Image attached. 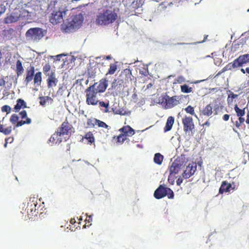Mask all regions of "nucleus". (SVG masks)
Instances as JSON below:
<instances>
[{
	"label": "nucleus",
	"instance_id": "f257e3e1",
	"mask_svg": "<svg viewBox=\"0 0 249 249\" xmlns=\"http://www.w3.org/2000/svg\"><path fill=\"white\" fill-rule=\"evenodd\" d=\"M107 86L108 80L106 78H104L86 89L85 90L86 104L88 105H97L98 97L105 91Z\"/></svg>",
	"mask_w": 249,
	"mask_h": 249
},
{
	"label": "nucleus",
	"instance_id": "f03ea898",
	"mask_svg": "<svg viewBox=\"0 0 249 249\" xmlns=\"http://www.w3.org/2000/svg\"><path fill=\"white\" fill-rule=\"evenodd\" d=\"M117 17V14L114 11L104 10L97 15L96 22L98 25L106 26L114 22Z\"/></svg>",
	"mask_w": 249,
	"mask_h": 249
},
{
	"label": "nucleus",
	"instance_id": "7ed1b4c3",
	"mask_svg": "<svg viewBox=\"0 0 249 249\" xmlns=\"http://www.w3.org/2000/svg\"><path fill=\"white\" fill-rule=\"evenodd\" d=\"M180 98L175 95L170 97L166 94L161 95L159 98V103L165 109L173 108L179 104Z\"/></svg>",
	"mask_w": 249,
	"mask_h": 249
},
{
	"label": "nucleus",
	"instance_id": "20e7f679",
	"mask_svg": "<svg viewBox=\"0 0 249 249\" xmlns=\"http://www.w3.org/2000/svg\"><path fill=\"white\" fill-rule=\"evenodd\" d=\"M83 20L84 18L81 14L76 15L73 16L71 21L69 22L67 24H63L62 29L66 33L71 32L79 28L82 24Z\"/></svg>",
	"mask_w": 249,
	"mask_h": 249
},
{
	"label": "nucleus",
	"instance_id": "39448f33",
	"mask_svg": "<svg viewBox=\"0 0 249 249\" xmlns=\"http://www.w3.org/2000/svg\"><path fill=\"white\" fill-rule=\"evenodd\" d=\"M121 134L118 136H114L113 139L119 143H122L126 140L127 137L132 136L135 133L134 130L129 125L123 126L119 129Z\"/></svg>",
	"mask_w": 249,
	"mask_h": 249
},
{
	"label": "nucleus",
	"instance_id": "423d86ee",
	"mask_svg": "<svg viewBox=\"0 0 249 249\" xmlns=\"http://www.w3.org/2000/svg\"><path fill=\"white\" fill-rule=\"evenodd\" d=\"M166 196L169 198H173L174 196V192L170 188L165 187L162 185H160L154 194V197L158 199Z\"/></svg>",
	"mask_w": 249,
	"mask_h": 249
},
{
	"label": "nucleus",
	"instance_id": "0eeeda50",
	"mask_svg": "<svg viewBox=\"0 0 249 249\" xmlns=\"http://www.w3.org/2000/svg\"><path fill=\"white\" fill-rule=\"evenodd\" d=\"M25 35L27 38L36 41L40 40L44 36L42 29L37 27L29 29L26 32Z\"/></svg>",
	"mask_w": 249,
	"mask_h": 249
},
{
	"label": "nucleus",
	"instance_id": "6e6552de",
	"mask_svg": "<svg viewBox=\"0 0 249 249\" xmlns=\"http://www.w3.org/2000/svg\"><path fill=\"white\" fill-rule=\"evenodd\" d=\"M68 11L67 9H64L63 11H53L49 17L50 22L53 25L62 22L63 21V17Z\"/></svg>",
	"mask_w": 249,
	"mask_h": 249
},
{
	"label": "nucleus",
	"instance_id": "1a4fd4ad",
	"mask_svg": "<svg viewBox=\"0 0 249 249\" xmlns=\"http://www.w3.org/2000/svg\"><path fill=\"white\" fill-rule=\"evenodd\" d=\"M182 123L183 125V130L185 132H190L195 128L192 117L185 116L182 118Z\"/></svg>",
	"mask_w": 249,
	"mask_h": 249
},
{
	"label": "nucleus",
	"instance_id": "9d476101",
	"mask_svg": "<svg viewBox=\"0 0 249 249\" xmlns=\"http://www.w3.org/2000/svg\"><path fill=\"white\" fill-rule=\"evenodd\" d=\"M249 62V54H245L239 56L232 62L233 68H237L242 66L244 64Z\"/></svg>",
	"mask_w": 249,
	"mask_h": 249
},
{
	"label": "nucleus",
	"instance_id": "9b49d317",
	"mask_svg": "<svg viewBox=\"0 0 249 249\" xmlns=\"http://www.w3.org/2000/svg\"><path fill=\"white\" fill-rule=\"evenodd\" d=\"M196 163H189L182 174L183 177L185 178H190L196 171Z\"/></svg>",
	"mask_w": 249,
	"mask_h": 249
},
{
	"label": "nucleus",
	"instance_id": "f8f14e48",
	"mask_svg": "<svg viewBox=\"0 0 249 249\" xmlns=\"http://www.w3.org/2000/svg\"><path fill=\"white\" fill-rule=\"evenodd\" d=\"M10 120L13 124H16L17 123L16 126L17 127L25 124H30L31 123V120L29 118H27L25 121L21 120L18 122V117L16 114H14L11 116Z\"/></svg>",
	"mask_w": 249,
	"mask_h": 249
},
{
	"label": "nucleus",
	"instance_id": "ddd939ff",
	"mask_svg": "<svg viewBox=\"0 0 249 249\" xmlns=\"http://www.w3.org/2000/svg\"><path fill=\"white\" fill-rule=\"evenodd\" d=\"M71 128V125L66 120L64 122L60 127L57 129V132L59 133V136L68 135Z\"/></svg>",
	"mask_w": 249,
	"mask_h": 249
},
{
	"label": "nucleus",
	"instance_id": "4468645a",
	"mask_svg": "<svg viewBox=\"0 0 249 249\" xmlns=\"http://www.w3.org/2000/svg\"><path fill=\"white\" fill-rule=\"evenodd\" d=\"M48 78L47 79V86L48 88L55 86L58 82V80L55 77V73L54 71H51L50 74L48 76Z\"/></svg>",
	"mask_w": 249,
	"mask_h": 249
},
{
	"label": "nucleus",
	"instance_id": "2eb2a0df",
	"mask_svg": "<svg viewBox=\"0 0 249 249\" xmlns=\"http://www.w3.org/2000/svg\"><path fill=\"white\" fill-rule=\"evenodd\" d=\"M35 75V68L33 66L28 67L26 71V77L25 78V82L27 85L33 79Z\"/></svg>",
	"mask_w": 249,
	"mask_h": 249
},
{
	"label": "nucleus",
	"instance_id": "dca6fc26",
	"mask_svg": "<svg viewBox=\"0 0 249 249\" xmlns=\"http://www.w3.org/2000/svg\"><path fill=\"white\" fill-rule=\"evenodd\" d=\"M32 202H33V204L31 203H28L27 207V212L28 213V217L30 218H31V216H30L31 215H32V216L36 215V202H34V200H33Z\"/></svg>",
	"mask_w": 249,
	"mask_h": 249
},
{
	"label": "nucleus",
	"instance_id": "f3484780",
	"mask_svg": "<svg viewBox=\"0 0 249 249\" xmlns=\"http://www.w3.org/2000/svg\"><path fill=\"white\" fill-rule=\"evenodd\" d=\"M231 188V185L226 181L222 182L221 186L219 190V194H222L224 193L229 192Z\"/></svg>",
	"mask_w": 249,
	"mask_h": 249
},
{
	"label": "nucleus",
	"instance_id": "a211bd4d",
	"mask_svg": "<svg viewBox=\"0 0 249 249\" xmlns=\"http://www.w3.org/2000/svg\"><path fill=\"white\" fill-rule=\"evenodd\" d=\"M182 164L178 163L176 161L173 162L170 167V174H177L180 170Z\"/></svg>",
	"mask_w": 249,
	"mask_h": 249
},
{
	"label": "nucleus",
	"instance_id": "6ab92c4d",
	"mask_svg": "<svg viewBox=\"0 0 249 249\" xmlns=\"http://www.w3.org/2000/svg\"><path fill=\"white\" fill-rule=\"evenodd\" d=\"M174 120V118L173 116H169L167 118L165 126L164 128V131L165 132L169 131L172 129Z\"/></svg>",
	"mask_w": 249,
	"mask_h": 249
},
{
	"label": "nucleus",
	"instance_id": "aec40b11",
	"mask_svg": "<svg viewBox=\"0 0 249 249\" xmlns=\"http://www.w3.org/2000/svg\"><path fill=\"white\" fill-rule=\"evenodd\" d=\"M61 136H59V133L57 132V131L55 133H54L50 138L49 141L53 144H59L61 142Z\"/></svg>",
	"mask_w": 249,
	"mask_h": 249
},
{
	"label": "nucleus",
	"instance_id": "412c9836",
	"mask_svg": "<svg viewBox=\"0 0 249 249\" xmlns=\"http://www.w3.org/2000/svg\"><path fill=\"white\" fill-rule=\"evenodd\" d=\"M42 82V73L41 72H36L34 77V85L36 86L41 85Z\"/></svg>",
	"mask_w": 249,
	"mask_h": 249
},
{
	"label": "nucleus",
	"instance_id": "4be33fe9",
	"mask_svg": "<svg viewBox=\"0 0 249 249\" xmlns=\"http://www.w3.org/2000/svg\"><path fill=\"white\" fill-rule=\"evenodd\" d=\"M26 107V104L25 101L21 99H18L17 100V104L15 105L14 109L16 111H18L21 108Z\"/></svg>",
	"mask_w": 249,
	"mask_h": 249
},
{
	"label": "nucleus",
	"instance_id": "5701e85b",
	"mask_svg": "<svg viewBox=\"0 0 249 249\" xmlns=\"http://www.w3.org/2000/svg\"><path fill=\"white\" fill-rule=\"evenodd\" d=\"M213 107L211 104L207 105L202 110V114L204 116H210L213 114Z\"/></svg>",
	"mask_w": 249,
	"mask_h": 249
},
{
	"label": "nucleus",
	"instance_id": "b1692460",
	"mask_svg": "<svg viewBox=\"0 0 249 249\" xmlns=\"http://www.w3.org/2000/svg\"><path fill=\"white\" fill-rule=\"evenodd\" d=\"M24 71V69L22 65L21 62L18 60L16 63V73L18 76L21 75Z\"/></svg>",
	"mask_w": 249,
	"mask_h": 249
},
{
	"label": "nucleus",
	"instance_id": "393cba45",
	"mask_svg": "<svg viewBox=\"0 0 249 249\" xmlns=\"http://www.w3.org/2000/svg\"><path fill=\"white\" fill-rule=\"evenodd\" d=\"M83 139H86L88 141V143L90 144L93 143L95 141V139L93 136V133L90 131H89L88 133H87L85 134V136L83 137Z\"/></svg>",
	"mask_w": 249,
	"mask_h": 249
},
{
	"label": "nucleus",
	"instance_id": "a878e982",
	"mask_svg": "<svg viewBox=\"0 0 249 249\" xmlns=\"http://www.w3.org/2000/svg\"><path fill=\"white\" fill-rule=\"evenodd\" d=\"M98 105H99L100 107H105V109L104 110V112L105 113H108L109 112V101H107V102H105L103 101H98Z\"/></svg>",
	"mask_w": 249,
	"mask_h": 249
},
{
	"label": "nucleus",
	"instance_id": "bb28decb",
	"mask_svg": "<svg viewBox=\"0 0 249 249\" xmlns=\"http://www.w3.org/2000/svg\"><path fill=\"white\" fill-rule=\"evenodd\" d=\"M163 160V156L159 153L155 154L154 158V162L159 164L160 165Z\"/></svg>",
	"mask_w": 249,
	"mask_h": 249
},
{
	"label": "nucleus",
	"instance_id": "cd10ccee",
	"mask_svg": "<svg viewBox=\"0 0 249 249\" xmlns=\"http://www.w3.org/2000/svg\"><path fill=\"white\" fill-rule=\"evenodd\" d=\"M96 71L97 67L96 66H89L88 68L87 72L90 77H94L96 73Z\"/></svg>",
	"mask_w": 249,
	"mask_h": 249
},
{
	"label": "nucleus",
	"instance_id": "c85d7f7f",
	"mask_svg": "<svg viewBox=\"0 0 249 249\" xmlns=\"http://www.w3.org/2000/svg\"><path fill=\"white\" fill-rule=\"evenodd\" d=\"M142 0H134L131 4V7L132 9L136 10L142 6Z\"/></svg>",
	"mask_w": 249,
	"mask_h": 249
},
{
	"label": "nucleus",
	"instance_id": "c756f323",
	"mask_svg": "<svg viewBox=\"0 0 249 249\" xmlns=\"http://www.w3.org/2000/svg\"><path fill=\"white\" fill-rule=\"evenodd\" d=\"M117 66L115 63L110 64L109 65V68L108 69V71L106 73V75L107 76L108 74H113L117 71Z\"/></svg>",
	"mask_w": 249,
	"mask_h": 249
},
{
	"label": "nucleus",
	"instance_id": "7c9ffc66",
	"mask_svg": "<svg viewBox=\"0 0 249 249\" xmlns=\"http://www.w3.org/2000/svg\"><path fill=\"white\" fill-rule=\"evenodd\" d=\"M234 110L238 117H242L245 114V107H244L243 109H240L238 107L237 105H236L234 107Z\"/></svg>",
	"mask_w": 249,
	"mask_h": 249
},
{
	"label": "nucleus",
	"instance_id": "2f4dec72",
	"mask_svg": "<svg viewBox=\"0 0 249 249\" xmlns=\"http://www.w3.org/2000/svg\"><path fill=\"white\" fill-rule=\"evenodd\" d=\"M181 91L183 93H188L192 92L193 88L189 87L187 85L184 84L180 87Z\"/></svg>",
	"mask_w": 249,
	"mask_h": 249
},
{
	"label": "nucleus",
	"instance_id": "473e14b6",
	"mask_svg": "<svg viewBox=\"0 0 249 249\" xmlns=\"http://www.w3.org/2000/svg\"><path fill=\"white\" fill-rule=\"evenodd\" d=\"M51 69V65L49 63H47L43 67V72L46 76H49L50 74Z\"/></svg>",
	"mask_w": 249,
	"mask_h": 249
},
{
	"label": "nucleus",
	"instance_id": "72a5a7b5",
	"mask_svg": "<svg viewBox=\"0 0 249 249\" xmlns=\"http://www.w3.org/2000/svg\"><path fill=\"white\" fill-rule=\"evenodd\" d=\"M14 30L12 28H10L7 30H4L3 31V35L6 37L10 38L12 37V34L14 33Z\"/></svg>",
	"mask_w": 249,
	"mask_h": 249
},
{
	"label": "nucleus",
	"instance_id": "f704fd0d",
	"mask_svg": "<svg viewBox=\"0 0 249 249\" xmlns=\"http://www.w3.org/2000/svg\"><path fill=\"white\" fill-rule=\"evenodd\" d=\"M184 110L186 113H189L192 115L195 116L196 118H197V115L195 114L194 108L191 106H188L184 108Z\"/></svg>",
	"mask_w": 249,
	"mask_h": 249
},
{
	"label": "nucleus",
	"instance_id": "c9c22d12",
	"mask_svg": "<svg viewBox=\"0 0 249 249\" xmlns=\"http://www.w3.org/2000/svg\"><path fill=\"white\" fill-rule=\"evenodd\" d=\"M230 94L228 95V97L227 98V102L228 103L231 104L232 102V99L236 98L238 97L237 94H234L232 91L231 90L229 91Z\"/></svg>",
	"mask_w": 249,
	"mask_h": 249
},
{
	"label": "nucleus",
	"instance_id": "e433bc0d",
	"mask_svg": "<svg viewBox=\"0 0 249 249\" xmlns=\"http://www.w3.org/2000/svg\"><path fill=\"white\" fill-rule=\"evenodd\" d=\"M97 119H88L87 120V124L88 127H93L96 125Z\"/></svg>",
	"mask_w": 249,
	"mask_h": 249
},
{
	"label": "nucleus",
	"instance_id": "4c0bfd02",
	"mask_svg": "<svg viewBox=\"0 0 249 249\" xmlns=\"http://www.w3.org/2000/svg\"><path fill=\"white\" fill-rule=\"evenodd\" d=\"M16 21L15 17L12 15L7 16L4 18V23L6 24L11 23Z\"/></svg>",
	"mask_w": 249,
	"mask_h": 249
},
{
	"label": "nucleus",
	"instance_id": "58836bf2",
	"mask_svg": "<svg viewBox=\"0 0 249 249\" xmlns=\"http://www.w3.org/2000/svg\"><path fill=\"white\" fill-rule=\"evenodd\" d=\"M232 62L229 63L228 65L226 66L225 67H224L221 71L218 72V73L216 75H219L221 74L222 73L224 72V71H227L228 70H231L232 69H234L235 68L232 67Z\"/></svg>",
	"mask_w": 249,
	"mask_h": 249
},
{
	"label": "nucleus",
	"instance_id": "ea45409f",
	"mask_svg": "<svg viewBox=\"0 0 249 249\" xmlns=\"http://www.w3.org/2000/svg\"><path fill=\"white\" fill-rule=\"evenodd\" d=\"M96 125L99 127L106 128L108 129L109 126L101 120H97Z\"/></svg>",
	"mask_w": 249,
	"mask_h": 249
},
{
	"label": "nucleus",
	"instance_id": "a19ab883",
	"mask_svg": "<svg viewBox=\"0 0 249 249\" xmlns=\"http://www.w3.org/2000/svg\"><path fill=\"white\" fill-rule=\"evenodd\" d=\"M185 81V79L183 76H179L175 80L174 83L181 84Z\"/></svg>",
	"mask_w": 249,
	"mask_h": 249
},
{
	"label": "nucleus",
	"instance_id": "79ce46f5",
	"mask_svg": "<svg viewBox=\"0 0 249 249\" xmlns=\"http://www.w3.org/2000/svg\"><path fill=\"white\" fill-rule=\"evenodd\" d=\"M122 83H123L122 81H119L118 83L116 84V85L115 83H114L112 85V88H114L116 90H117L118 91L120 92L122 90V89L121 88H120V86L118 87V84H119V85L120 86L121 85Z\"/></svg>",
	"mask_w": 249,
	"mask_h": 249
},
{
	"label": "nucleus",
	"instance_id": "37998d69",
	"mask_svg": "<svg viewBox=\"0 0 249 249\" xmlns=\"http://www.w3.org/2000/svg\"><path fill=\"white\" fill-rule=\"evenodd\" d=\"M238 121H236L235 123V125L237 128H239L241 125L244 122L245 119L242 117H239Z\"/></svg>",
	"mask_w": 249,
	"mask_h": 249
},
{
	"label": "nucleus",
	"instance_id": "c03bdc74",
	"mask_svg": "<svg viewBox=\"0 0 249 249\" xmlns=\"http://www.w3.org/2000/svg\"><path fill=\"white\" fill-rule=\"evenodd\" d=\"M11 108L10 106L8 105H4L1 107V111L2 112H6L7 113H10Z\"/></svg>",
	"mask_w": 249,
	"mask_h": 249
},
{
	"label": "nucleus",
	"instance_id": "a18cd8bd",
	"mask_svg": "<svg viewBox=\"0 0 249 249\" xmlns=\"http://www.w3.org/2000/svg\"><path fill=\"white\" fill-rule=\"evenodd\" d=\"M168 181H169V182L171 184H174V177L172 176V174H170L168 176Z\"/></svg>",
	"mask_w": 249,
	"mask_h": 249
},
{
	"label": "nucleus",
	"instance_id": "49530a36",
	"mask_svg": "<svg viewBox=\"0 0 249 249\" xmlns=\"http://www.w3.org/2000/svg\"><path fill=\"white\" fill-rule=\"evenodd\" d=\"M6 8L4 5L0 3V16L4 13L5 11Z\"/></svg>",
	"mask_w": 249,
	"mask_h": 249
},
{
	"label": "nucleus",
	"instance_id": "de8ad7c7",
	"mask_svg": "<svg viewBox=\"0 0 249 249\" xmlns=\"http://www.w3.org/2000/svg\"><path fill=\"white\" fill-rule=\"evenodd\" d=\"M19 114L20 115V117L22 119H24L25 118L27 117V112L25 110H22L20 113Z\"/></svg>",
	"mask_w": 249,
	"mask_h": 249
},
{
	"label": "nucleus",
	"instance_id": "09e8293b",
	"mask_svg": "<svg viewBox=\"0 0 249 249\" xmlns=\"http://www.w3.org/2000/svg\"><path fill=\"white\" fill-rule=\"evenodd\" d=\"M183 179L181 178H179L177 180V184L178 186H179L182 182Z\"/></svg>",
	"mask_w": 249,
	"mask_h": 249
},
{
	"label": "nucleus",
	"instance_id": "8fccbe9b",
	"mask_svg": "<svg viewBox=\"0 0 249 249\" xmlns=\"http://www.w3.org/2000/svg\"><path fill=\"white\" fill-rule=\"evenodd\" d=\"M229 118H230V115H228V114H225L224 115V116H223V119L225 121H227L229 120Z\"/></svg>",
	"mask_w": 249,
	"mask_h": 249
},
{
	"label": "nucleus",
	"instance_id": "3c124183",
	"mask_svg": "<svg viewBox=\"0 0 249 249\" xmlns=\"http://www.w3.org/2000/svg\"><path fill=\"white\" fill-rule=\"evenodd\" d=\"M5 84V82L3 78L0 79V87L4 86Z\"/></svg>",
	"mask_w": 249,
	"mask_h": 249
},
{
	"label": "nucleus",
	"instance_id": "603ef678",
	"mask_svg": "<svg viewBox=\"0 0 249 249\" xmlns=\"http://www.w3.org/2000/svg\"><path fill=\"white\" fill-rule=\"evenodd\" d=\"M246 103V102L245 99H241L239 102V104H241L240 106H241V105H245Z\"/></svg>",
	"mask_w": 249,
	"mask_h": 249
},
{
	"label": "nucleus",
	"instance_id": "864d4df0",
	"mask_svg": "<svg viewBox=\"0 0 249 249\" xmlns=\"http://www.w3.org/2000/svg\"><path fill=\"white\" fill-rule=\"evenodd\" d=\"M117 114H120V115H125V111H124V112H123V110L121 111L120 110H118L117 111Z\"/></svg>",
	"mask_w": 249,
	"mask_h": 249
},
{
	"label": "nucleus",
	"instance_id": "5fc2aeb1",
	"mask_svg": "<svg viewBox=\"0 0 249 249\" xmlns=\"http://www.w3.org/2000/svg\"><path fill=\"white\" fill-rule=\"evenodd\" d=\"M210 125V123L209 121H206L205 123H204L203 124H202V126H205V125H207L208 126H209Z\"/></svg>",
	"mask_w": 249,
	"mask_h": 249
},
{
	"label": "nucleus",
	"instance_id": "6e6d98bb",
	"mask_svg": "<svg viewBox=\"0 0 249 249\" xmlns=\"http://www.w3.org/2000/svg\"><path fill=\"white\" fill-rule=\"evenodd\" d=\"M46 101L44 99H41L40 101V104L41 105H44L45 104Z\"/></svg>",
	"mask_w": 249,
	"mask_h": 249
},
{
	"label": "nucleus",
	"instance_id": "4d7b16f0",
	"mask_svg": "<svg viewBox=\"0 0 249 249\" xmlns=\"http://www.w3.org/2000/svg\"><path fill=\"white\" fill-rule=\"evenodd\" d=\"M111 57L110 55H107L105 57V59L109 60L111 59Z\"/></svg>",
	"mask_w": 249,
	"mask_h": 249
},
{
	"label": "nucleus",
	"instance_id": "13d9d810",
	"mask_svg": "<svg viewBox=\"0 0 249 249\" xmlns=\"http://www.w3.org/2000/svg\"><path fill=\"white\" fill-rule=\"evenodd\" d=\"M246 123L248 124H249V114H248L247 115V118L246 120Z\"/></svg>",
	"mask_w": 249,
	"mask_h": 249
},
{
	"label": "nucleus",
	"instance_id": "bf43d9fd",
	"mask_svg": "<svg viewBox=\"0 0 249 249\" xmlns=\"http://www.w3.org/2000/svg\"><path fill=\"white\" fill-rule=\"evenodd\" d=\"M241 71L244 73L245 74L246 73V70H245L244 69L242 68L241 69Z\"/></svg>",
	"mask_w": 249,
	"mask_h": 249
},
{
	"label": "nucleus",
	"instance_id": "052dcab7",
	"mask_svg": "<svg viewBox=\"0 0 249 249\" xmlns=\"http://www.w3.org/2000/svg\"><path fill=\"white\" fill-rule=\"evenodd\" d=\"M246 72L247 73H248V74H249V68L248 67L246 69Z\"/></svg>",
	"mask_w": 249,
	"mask_h": 249
},
{
	"label": "nucleus",
	"instance_id": "680f3d73",
	"mask_svg": "<svg viewBox=\"0 0 249 249\" xmlns=\"http://www.w3.org/2000/svg\"><path fill=\"white\" fill-rule=\"evenodd\" d=\"M216 108H215V109H214V115H216V114H217V111H216Z\"/></svg>",
	"mask_w": 249,
	"mask_h": 249
},
{
	"label": "nucleus",
	"instance_id": "e2e57ef3",
	"mask_svg": "<svg viewBox=\"0 0 249 249\" xmlns=\"http://www.w3.org/2000/svg\"><path fill=\"white\" fill-rule=\"evenodd\" d=\"M90 220H91V216H89V218L88 219V221L89 222L90 221Z\"/></svg>",
	"mask_w": 249,
	"mask_h": 249
},
{
	"label": "nucleus",
	"instance_id": "0e129e2a",
	"mask_svg": "<svg viewBox=\"0 0 249 249\" xmlns=\"http://www.w3.org/2000/svg\"><path fill=\"white\" fill-rule=\"evenodd\" d=\"M151 86H152V84H149V85H147V88H149V87H150Z\"/></svg>",
	"mask_w": 249,
	"mask_h": 249
},
{
	"label": "nucleus",
	"instance_id": "69168bd1",
	"mask_svg": "<svg viewBox=\"0 0 249 249\" xmlns=\"http://www.w3.org/2000/svg\"><path fill=\"white\" fill-rule=\"evenodd\" d=\"M208 37V36H206V37L204 38V39L203 40L202 42H204L205 40V39Z\"/></svg>",
	"mask_w": 249,
	"mask_h": 249
},
{
	"label": "nucleus",
	"instance_id": "338daca9",
	"mask_svg": "<svg viewBox=\"0 0 249 249\" xmlns=\"http://www.w3.org/2000/svg\"><path fill=\"white\" fill-rule=\"evenodd\" d=\"M7 146V142H5V143L4 144V147H6Z\"/></svg>",
	"mask_w": 249,
	"mask_h": 249
}]
</instances>
